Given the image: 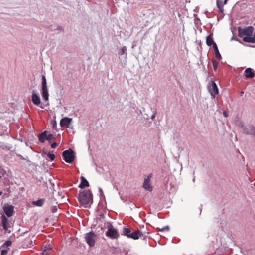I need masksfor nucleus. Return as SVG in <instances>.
<instances>
[{"mask_svg": "<svg viewBox=\"0 0 255 255\" xmlns=\"http://www.w3.org/2000/svg\"><path fill=\"white\" fill-rule=\"evenodd\" d=\"M151 178V174L148 175L144 178V181L143 184V187L146 190L151 191L152 190V187L150 184V179Z\"/></svg>", "mask_w": 255, "mask_h": 255, "instance_id": "7", "label": "nucleus"}, {"mask_svg": "<svg viewBox=\"0 0 255 255\" xmlns=\"http://www.w3.org/2000/svg\"><path fill=\"white\" fill-rule=\"evenodd\" d=\"M32 246V241L30 240L29 241V246H27L28 247H31Z\"/></svg>", "mask_w": 255, "mask_h": 255, "instance_id": "34", "label": "nucleus"}, {"mask_svg": "<svg viewBox=\"0 0 255 255\" xmlns=\"http://www.w3.org/2000/svg\"><path fill=\"white\" fill-rule=\"evenodd\" d=\"M51 249L49 247H45L43 251V255H48V251L51 250Z\"/></svg>", "mask_w": 255, "mask_h": 255, "instance_id": "27", "label": "nucleus"}, {"mask_svg": "<svg viewBox=\"0 0 255 255\" xmlns=\"http://www.w3.org/2000/svg\"><path fill=\"white\" fill-rule=\"evenodd\" d=\"M85 238L87 243L90 247H93L97 241V236L93 232L87 233Z\"/></svg>", "mask_w": 255, "mask_h": 255, "instance_id": "4", "label": "nucleus"}, {"mask_svg": "<svg viewBox=\"0 0 255 255\" xmlns=\"http://www.w3.org/2000/svg\"><path fill=\"white\" fill-rule=\"evenodd\" d=\"M43 154L46 155L51 161H53L55 158V156L54 154L50 153V152H46L45 151L43 152Z\"/></svg>", "mask_w": 255, "mask_h": 255, "instance_id": "22", "label": "nucleus"}, {"mask_svg": "<svg viewBox=\"0 0 255 255\" xmlns=\"http://www.w3.org/2000/svg\"><path fill=\"white\" fill-rule=\"evenodd\" d=\"M206 44L208 46H211L216 44V43L213 40V33H210L206 38Z\"/></svg>", "mask_w": 255, "mask_h": 255, "instance_id": "13", "label": "nucleus"}, {"mask_svg": "<svg viewBox=\"0 0 255 255\" xmlns=\"http://www.w3.org/2000/svg\"><path fill=\"white\" fill-rule=\"evenodd\" d=\"M42 95L43 98L44 99L45 101H48L49 100V94L48 92L47 87L42 88Z\"/></svg>", "mask_w": 255, "mask_h": 255, "instance_id": "19", "label": "nucleus"}, {"mask_svg": "<svg viewBox=\"0 0 255 255\" xmlns=\"http://www.w3.org/2000/svg\"><path fill=\"white\" fill-rule=\"evenodd\" d=\"M212 63H213L214 70L216 71L218 68V62H217L216 60H213Z\"/></svg>", "mask_w": 255, "mask_h": 255, "instance_id": "28", "label": "nucleus"}, {"mask_svg": "<svg viewBox=\"0 0 255 255\" xmlns=\"http://www.w3.org/2000/svg\"><path fill=\"white\" fill-rule=\"evenodd\" d=\"M127 50V48L126 47H123L121 49V54H123L125 53V52Z\"/></svg>", "mask_w": 255, "mask_h": 255, "instance_id": "32", "label": "nucleus"}, {"mask_svg": "<svg viewBox=\"0 0 255 255\" xmlns=\"http://www.w3.org/2000/svg\"><path fill=\"white\" fill-rule=\"evenodd\" d=\"M254 28L252 26H249L244 29L239 28V36L243 38V41L245 42L255 43V32L253 34Z\"/></svg>", "mask_w": 255, "mask_h": 255, "instance_id": "1", "label": "nucleus"}, {"mask_svg": "<svg viewBox=\"0 0 255 255\" xmlns=\"http://www.w3.org/2000/svg\"><path fill=\"white\" fill-rule=\"evenodd\" d=\"M32 101L34 105L37 106L39 105L41 103L40 97L35 93H33L32 95Z\"/></svg>", "mask_w": 255, "mask_h": 255, "instance_id": "14", "label": "nucleus"}, {"mask_svg": "<svg viewBox=\"0 0 255 255\" xmlns=\"http://www.w3.org/2000/svg\"><path fill=\"white\" fill-rule=\"evenodd\" d=\"M4 213L8 217H11L14 212V207L12 205L5 206L3 208Z\"/></svg>", "mask_w": 255, "mask_h": 255, "instance_id": "8", "label": "nucleus"}, {"mask_svg": "<svg viewBox=\"0 0 255 255\" xmlns=\"http://www.w3.org/2000/svg\"><path fill=\"white\" fill-rule=\"evenodd\" d=\"M54 135L52 134H49L47 135L46 140H48L49 142H50L51 140L53 139Z\"/></svg>", "mask_w": 255, "mask_h": 255, "instance_id": "29", "label": "nucleus"}, {"mask_svg": "<svg viewBox=\"0 0 255 255\" xmlns=\"http://www.w3.org/2000/svg\"><path fill=\"white\" fill-rule=\"evenodd\" d=\"M208 90L211 95L214 97L218 93V87L216 83L213 81L208 87Z\"/></svg>", "mask_w": 255, "mask_h": 255, "instance_id": "6", "label": "nucleus"}, {"mask_svg": "<svg viewBox=\"0 0 255 255\" xmlns=\"http://www.w3.org/2000/svg\"><path fill=\"white\" fill-rule=\"evenodd\" d=\"M23 246V248H25L26 247L25 246V245H22Z\"/></svg>", "mask_w": 255, "mask_h": 255, "instance_id": "38", "label": "nucleus"}, {"mask_svg": "<svg viewBox=\"0 0 255 255\" xmlns=\"http://www.w3.org/2000/svg\"><path fill=\"white\" fill-rule=\"evenodd\" d=\"M92 200V194L89 190H85L80 192L78 201L82 206L87 207Z\"/></svg>", "mask_w": 255, "mask_h": 255, "instance_id": "2", "label": "nucleus"}, {"mask_svg": "<svg viewBox=\"0 0 255 255\" xmlns=\"http://www.w3.org/2000/svg\"><path fill=\"white\" fill-rule=\"evenodd\" d=\"M144 237V234L140 230L135 231L129 235V238L133 239L134 240L138 239L140 237Z\"/></svg>", "mask_w": 255, "mask_h": 255, "instance_id": "9", "label": "nucleus"}, {"mask_svg": "<svg viewBox=\"0 0 255 255\" xmlns=\"http://www.w3.org/2000/svg\"><path fill=\"white\" fill-rule=\"evenodd\" d=\"M44 203V199H40L34 202V204L39 207L42 206Z\"/></svg>", "mask_w": 255, "mask_h": 255, "instance_id": "23", "label": "nucleus"}, {"mask_svg": "<svg viewBox=\"0 0 255 255\" xmlns=\"http://www.w3.org/2000/svg\"><path fill=\"white\" fill-rule=\"evenodd\" d=\"M12 244V242L10 240L6 241L2 246L3 248H6L10 246Z\"/></svg>", "mask_w": 255, "mask_h": 255, "instance_id": "25", "label": "nucleus"}, {"mask_svg": "<svg viewBox=\"0 0 255 255\" xmlns=\"http://www.w3.org/2000/svg\"><path fill=\"white\" fill-rule=\"evenodd\" d=\"M213 48L214 51L215 55L216 57L219 60H220L221 59V55L220 54L219 51L218 50V47L217 46L216 44H215L213 45Z\"/></svg>", "mask_w": 255, "mask_h": 255, "instance_id": "20", "label": "nucleus"}, {"mask_svg": "<svg viewBox=\"0 0 255 255\" xmlns=\"http://www.w3.org/2000/svg\"><path fill=\"white\" fill-rule=\"evenodd\" d=\"M158 231L163 232V231H169V227L168 226H165L162 228H157Z\"/></svg>", "mask_w": 255, "mask_h": 255, "instance_id": "26", "label": "nucleus"}, {"mask_svg": "<svg viewBox=\"0 0 255 255\" xmlns=\"http://www.w3.org/2000/svg\"><path fill=\"white\" fill-rule=\"evenodd\" d=\"M1 219L2 227L5 230H7L9 225L8 219L4 215H2Z\"/></svg>", "mask_w": 255, "mask_h": 255, "instance_id": "16", "label": "nucleus"}, {"mask_svg": "<svg viewBox=\"0 0 255 255\" xmlns=\"http://www.w3.org/2000/svg\"><path fill=\"white\" fill-rule=\"evenodd\" d=\"M244 91H241V92H240V96H243V94H244Z\"/></svg>", "mask_w": 255, "mask_h": 255, "instance_id": "35", "label": "nucleus"}, {"mask_svg": "<svg viewBox=\"0 0 255 255\" xmlns=\"http://www.w3.org/2000/svg\"><path fill=\"white\" fill-rule=\"evenodd\" d=\"M72 119L67 117H65L63 119H62L60 121V126L61 127H68L69 125L72 122Z\"/></svg>", "mask_w": 255, "mask_h": 255, "instance_id": "11", "label": "nucleus"}, {"mask_svg": "<svg viewBox=\"0 0 255 255\" xmlns=\"http://www.w3.org/2000/svg\"><path fill=\"white\" fill-rule=\"evenodd\" d=\"M123 234L125 236H127L129 238L130 234H131V231L129 228H124L123 229Z\"/></svg>", "mask_w": 255, "mask_h": 255, "instance_id": "21", "label": "nucleus"}, {"mask_svg": "<svg viewBox=\"0 0 255 255\" xmlns=\"http://www.w3.org/2000/svg\"><path fill=\"white\" fill-rule=\"evenodd\" d=\"M228 0H224V2L221 0H217V7L219 9V11L221 13H223L224 12V8L223 6L224 4H226L227 3V2Z\"/></svg>", "mask_w": 255, "mask_h": 255, "instance_id": "12", "label": "nucleus"}, {"mask_svg": "<svg viewBox=\"0 0 255 255\" xmlns=\"http://www.w3.org/2000/svg\"><path fill=\"white\" fill-rule=\"evenodd\" d=\"M62 156L65 161L68 163H72L75 158V152L71 149L63 151Z\"/></svg>", "mask_w": 255, "mask_h": 255, "instance_id": "3", "label": "nucleus"}, {"mask_svg": "<svg viewBox=\"0 0 255 255\" xmlns=\"http://www.w3.org/2000/svg\"><path fill=\"white\" fill-rule=\"evenodd\" d=\"M58 146V144L56 142H54L51 145L52 148H55Z\"/></svg>", "mask_w": 255, "mask_h": 255, "instance_id": "31", "label": "nucleus"}, {"mask_svg": "<svg viewBox=\"0 0 255 255\" xmlns=\"http://www.w3.org/2000/svg\"><path fill=\"white\" fill-rule=\"evenodd\" d=\"M244 132L247 134L254 135L255 136V127L249 126L245 128Z\"/></svg>", "mask_w": 255, "mask_h": 255, "instance_id": "10", "label": "nucleus"}, {"mask_svg": "<svg viewBox=\"0 0 255 255\" xmlns=\"http://www.w3.org/2000/svg\"><path fill=\"white\" fill-rule=\"evenodd\" d=\"M106 235L112 239H118L119 236L117 229H115L112 225L108 226V230L106 233Z\"/></svg>", "mask_w": 255, "mask_h": 255, "instance_id": "5", "label": "nucleus"}, {"mask_svg": "<svg viewBox=\"0 0 255 255\" xmlns=\"http://www.w3.org/2000/svg\"><path fill=\"white\" fill-rule=\"evenodd\" d=\"M223 115L225 117H227L228 116V113L227 111H224Z\"/></svg>", "mask_w": 255, "mask_h": 255, "instance_id": "33", "label": "nucleus"}, {"mask_svg": "<svg viewBox=\"0 0 255 255\" xmlns=\"http://www.w3.org/2000/svg\"><path fill=\"white\" fill-rule=\"evenodd\" d=\"M2 194V192L1 191H0V195H1Z\"/></svg>", "mask_w": 255, "mask_h": 255, "instance_id": "36", "label": "nucleus"}, {"mask_svg": "<svg viewBox=\"0 0 255 255\" xmlns=\"http://www.w3.org/2000/svg\"><path fill=\"white\" fill-rule=\"evenodd\" d=\"M40 108H43V107L42 106H40Z\"/></svg>", "mask_w": 255, "mask_h": 255, "instance_id": "37", "label": "nucleus"}, {"mask_svg": "<svg viewBox=\"0 0 255 255\" xmlns=\"http://www.w3.org/2000/svg\"><path fill=\"white\" fill-rule=\"evenodd\" d=\"M81 182L78 186L79 188L82 189L85 187L89 186V182L84 177L82 176L81 177Z\"/></svg>", "mask_w": 255, "mask_h": 255, "instance_id": "17", "label": "nucleus"}, {"mask_svg": "<svg viewBox=\"0 0 255 255\" xmlns=\"http://www.w3.org/2000/svg\"><path fill=\"white\" fill-rule=\"evenodd\" d=\"M47 131H44V132L40 133L38 135V139L39 141L41 143L45 142V140H46L47 137Z\"/></svg>", "mask_w": 255, "mask_h": 255, "instance_id": "18", "label": "nucleus"}, {"mask_svg": "<svg viewBox=\"0 0 255 255\" xmlns=\"http://www.w3.org/2000/svg\"><path fill=\"white\" fill-rule=\"evenodd\" d=\"M7 250L6 249H3L1 251V255H7Z\"/></svg>", "mask_w": 255, "mask_h": 255, "instance_id": "30", "label": "nucleus"}, {"mask_svg": "<svg viewBox=\"0 0 255 255\" xmlns=\"http://www.w3.org/2000/svg\"><path fill=\"white\" fill-rule=\"evenodd\" d=\"M245 76L248 78H252L255 76V73L253 70L250 68H248L245 70Z\"/></svg>", "mask_w": 255, "mask_h": 255, "instance_id": "15", "label": "nucleus"}, {"mask_svg": "<svg viewBox=\"0 0 255 255\" xmlns=\"http://www.w3.org/2000/svg\"><path fill=\"white\" fill-rule=\"evenodd\" d=\"M42 88L47 87L46 83V79L45 76L43 75L42 77Z\"/></svg>", "mask_w": 255, "mask_h": 255, "instance_id": "24", "label": "nucleus"}]
</instances>
